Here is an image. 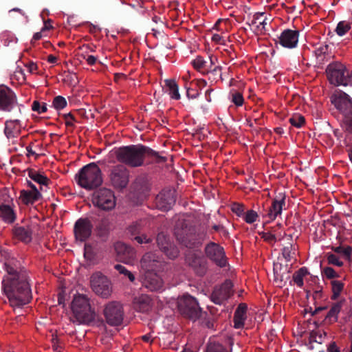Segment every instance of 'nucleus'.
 Here are the masks:
<instances>
[{
    "mask_svg": "<svg viewBox=\"0 0 352 352\" xmlns=\"http://www.w3.org/2000/svg\"><path fill=\"white\" fill-rule=\"evenodd\" d=\"M7 274L2 280V289L10 305L21 307L32 299V292L25 270L19 261H12L7 264Z\"/></svg>",
    "mask_w": 352,
    "mask_h": 352,
    "instance_id": "obj_1",
    "label": "nucleus"
},
{
    "mask_svg": "<svg viewBox=\"0 0 352 352\" xmlns=\"http://www.w3.org/2000/svg\"><path fill=\"white\" fill-rule=\"evenodd\" d=\"M118 162L131 167L141 166L146 156L150 157L157 162H164L166 158L162 157L154 150L142 144L129 145L118 148L115 151Z\"/></svg>",
    "mask_w": 352,
    "mask_h": 352,
    "instance_id": "obj_2",
    "label": "nucleus"
},
{
    "mask_svg": "<svg viewBox=\"0 0 352 352\" xmlns=\"http://www.w3.org/2000/svg\"><path fill=\"white\" fill-rule=\"evenodd\" d=\"M173 234L177 241L187 248H196L201 245L196 228L188 219L179 218L175 221Z\"/></svg>",
    "mask_w": 352,
    "mask_h": 352,
    "instance_id": "obj_3",
    "label": "nucleus"
},
{
    "mask_svg": "<svg viewBox=\"0 0 352 352\" xmlns=\"http://www.w3.org/2000/svg\"><path fill=\"white\" fill-rule=\"evenodd\" d=\"M73 316L78 324L91 325L96 321L97 314L91 307L89 298L85 294L75 295L71 305Z\"/></svg>",
    "mask_w": 352,
    "mask_h": 352,
    "instance_id": "obj_4",
    "label": "nucleus"
},
{
    "mask_svg": "<svg viewBox=\"0 0 352 352\" xmlns=\"http://www.w3.org/2000/svg\"><path fill=\"white\" fill-rule=\"evenodd\" d=\"M74 179L78 185L86 190L96 189L103 182L102 171L95 162L84 166L75 175Z\"/></svg>",
    "mask_w": 352,
    "mask_h": 352,
    "instance_id": "obj_5",
    "label": "nucleus"
},
{
    "mask_svg": "<svg viewBox=\"0 0 352 352\" xmlns=\"http://www.w3.org/2000/svg\"><path fill=\"white\" fill-rule=\"evenodd\" d=\"M92 203L100 210L108 211L114 208L116 197L113 192L107 188H102L94 191L92 195Z\"/></svg>",
    "mask_w": 352,
    "mask_h": 352,
    "instance_id": "obj_6",
    "label": "nucleus"
},
{
    "mask_svg": "<svg viewBox=\"0 0 352 352\" xmlns=\"http://www.w3.org/2000/svg\"><path fill=\"white\" fill-rule=\"evenodd\" d=\"M108 177L111 186L115 189L122 190L129 184V171L124 165L117 164L110 168Z\"/></svg>",
    "mask_w": 352,
    "mask_h": 352,
    "instance_id": "obj_7",
    "label": "nucleus"
},
{
    "mask_svg": "<svg viewBox=\"0 0 352 352\" xmlns=\"http://www.w3.org/2000/svg\"><path fill=\"white\" fill-rule=\"evenodd\" d=\"M103 315L106 322L111 327L120 326L122 324L124 311L122 305L117 301H111L105 305Z\"/></svg>",
    "mask_w": 352,
    "mask_h": 352,
    "instance_id": "obj_8",
    "label": "nucleus"
},
{
    "mask_svg": "<svg viewBox=\"0 0 352 352\" xmlns=\"http://www.w3.org/2000/svg\"><path fill=\"white\" fill-rule=\"evenodd\" d=\"M180 313L192 320L199 318L201 314V309L195 298L190 295H184L178 302Z\"/></svg>",
    "mask_w": 352,
    "mask_h": 352,
    "instance_id": "obj_9",
    "label": "nucleus"
},
{
    "mask_svg": "<svg viewBox=\"0 0 352 352\" xmlns=\"http://www.w3.org/2000/svg\"><path fill=\"white\" fill-rule=\"evenodd\" d=\"M90 284L93 292L103 298L109 297L112 292L110 280L100 272H96L91 275Z\"/></svg>",
    "mask_w": 352,
    "mask_h": 352,
    "instance_id": "obj_10",
    "label": "nucleus"
},
{
    "mask_svg": "<svg viewBox=\"0 0 352 352\" xmlns=\"http://www.w3.org/2000/svg\"><path fill=\"white\" fill-rule=\"evenodd\" d=\"M206 256L219 267H225L227 264V257L224 248L219 243L210 241L204 248Z\"/></svg>",
    "mask_w": 352,
    "mask_h": 352,
    "instance_id": "obj_11",
    "label": "nucleus"
},
{
    "mask_svg": "<svg viewBox=\"0 0 352 352\" xmlns=\"http://www.w3.org/2000/svg\"><path fill=\"white\" fill-rule=\"evenodd\" d=\"M11 204L12 199L8 192H0V219L7 224H12L16 219V213Z\"/></svg>",
    "mask_w": 352,
    "mask_h": 352,
    "instance_id": "obj_12",
    "label": "nucleus"
},
{
    "mask_svg": "<svg viewBox=\"0 0 352 352\" xmlns=\"http://www.w3.org/2000/svg\"><path fill=\"white\" fill-rule=\"evenodd\" d=\"M156 243L159 250L169 259L174 260L179 256V250L171 241L170 236L163 232L156 236Z\"/></svg>",
    "mask_w": 352,
    "mask_h": 352,
    "instance_id": "obj_13",
    "label": "nucleus"
},
{
    "mask_svg": "<svg viewBox=\"0 0 352 352\" xmlns=\"http://www.w3.org/2000/svg\"><path fill=\"white\" fill-rule=\"evenodd\" d=\"M326 73L331 84L335 86H344L346 68L343 64L338 62L330 63L326 69Z\"/></svg>",
    "mask_w": 352,
    "mask_h": 352,
    "instance_id": "obj_14",
    "label": "nucleus"
},
{
    "mask_svg": "<svg viewBox=\"0 0 352 352\" xmlns=\"http://www.w3.org/2000/svg\"><path fill=\"white\" fill-rule=\"evenodd\" d=\"M232 287L233 285L230 280L215 286L210 295L211 300L216 305H223L232 296Z\"/></svg>",
    "mask_w": 352,
    "mask_h": 352,
    "instance_id": "obj_15",
    "label": "nucleus"
},
{
    "mask_svg": "<svg viewBox=\"0 0 352 352\" xmlns=\"http://www.w3.org/2000/svg\"><path fill=\"white\" fill-rule=\"evenodd\" d=\"M146 225V220L140 219L132 223L128 227L129 232L135 236L134 240L139 244H148L153 241V238L144 233Z\"/></svg>",
    "mask_w": 352,
    "mask_h": 352,
    "instance_id": "obj_16",
    "label": "nucleus"
},
{
    "mask_svg": "<svg viewBox=\"0 0 352 352\" xmlns=\"http://www.w3.org/2000/svg\"><path fill=\"white\" fill-rule=\"evenodd\" d=\"M142 285L151 292H162L164 289L163 279L154 272H144L141 278Z\"/></svg>",
    "mask_w": 352,
    "mask_h": 352,
    "instance_id": "obj_17",
    "label": "nucleus"
},
{
    "mask_svg": "<svg viewBox=\"0 0 352 352\" xmlns=\"http://www.w3.org/2000/svg\"><path fill=\"white\" fill-rule=\"evenodd\" d=\"M175 201V190L172 189H164L155 197L157 208L163 211L169 210Z\"/></svg>",
    "mask_w": 352,
    "mask_h": 352,
    "instance_id": "obj_18",
    "label": "nucleus"
},
{
    "mask_svg": "<svg viewBox=\"0 0 352 352\" xmlns=\"http://www.w3.org/2000/svg\"><path fill=\"white\" fill-rule=\"evenodd\" d=\"M93 226L87 218L78 219L74 227V232L76 240L85 241L91 234Z\"/></svg>",
    "mask_w": 352,
    "mask_h": 352,
    "instance_id": "obj_19",
    "label": "nucleus"
},
{
    "mask_svg": "<svg viewBox=\"0 0 352 352\" xmlns=\"http://www.w3.org/2000/svg\"><path fill=\"white\" fill-rule=\"evenodd\" d=\"M140 265L144 272H153L161 269L162 261L156 252H148L142 256L140 260Z\"/></svg>",
    "mask_w": 352,
    "mask_h": 352,
    "instance_id": "obj_20",
    "label": "nucleus"
},
{
    "mask_svg": "<svg viewBox=\"0 0 352 352\" xmlns=\"http://www.w3.org/2000/svg\"><path fill=\"white\" fill-rule=\"evenodd\" d=\"M16 106L17 100L14 92L6 85H0V109L10 110Z\"/></svg>",
    "mask_w": 352,
    "mask_h": 352,
    "instance_id": "obj_21",
    "label": "nucleus"
},
{
    "mask_svg": "<svg viewBox=\"0 0 352 352\" xmlns=\"http://www.w3.org/2000/svg\"><path fill=\"white\" fill-rule=\"evenodd\" d=\"M298 37L299 32L298 30L286 29L278 36L276 43H279L283 47L292 49L297 46Z\"/></svg>",
    "mask_w": 352,
    "mask_h": 352,
    "instance_id": "obj_22",
    "label": "nucleus"
},
{
    "mask_svg": "<svg viewBox=\"0 0 352 352\" xmlns=\"http://www.w3.org/2000/svg\"><path fill=\"white\" fill-rule=\"evenodd\" d=\"M330 100L337 110H352V99L341 90H336L330 97Z\"/></svg>",
    "mask_w": 352,
    "mask_h": 352,
    "instance_id": "obj_23",
    "label": "nucleus"
},
{
    "mask_svg": "<svg viewBox=\"0 0 352 352\" xmlns=\"http://www.w3.org/2000/svg\"><path fill=\"white\" fill-rule=\"evenodd\" d=\"M115 250L118 259L125 263H131L136 256L135 250L131 246L122 242L116 243Z\"/></svg>",
    "mask_w": 352,
    "mask_h": 352,
    "instance_id": "obj_24",
    "label": "nucleus"
},
{
    "mask_svg": "<svg viewBox=\"0 0 352 352\" xmlns=\"http://www.w3.org/2000/svg\"><path fill=\"white\" fill-rule=\"evenodd\" d=\"M186 262L188 265L193 269L195 273L200 276H203L207 272V263L203 257L192 253L186 256Z\"/></svg>",
    "mask_w": 352,
    "mask_h": 352,
    "instance_id": "obj_25",
    "label": "nucleus"
},
{
    "mask_svg": "<svg viewBox=\"0 0 352 352\" xmlns=\"http://www.w3.org/2000/svg\"><path fill=\"white\" fill-rule=\"evenodd\" d=\"M285 205V195L283 193H278L272 200L266 216L270 220H274L282 212L283 208Z\"/></svg>",
    "mask_w": 352,
    "mask_h": 352,
    "instance_id": "obj_26",
    "label": "nucleus"
},
{
    "mask_svg": "<svg viewBox=\"0 0 352 352\" xmlns=\"http://www.w3.org/2000/svg\"><path fill=\"white\" fill-rule=\"evenodd\" d=\"M12 233L14 239L24 243H28L32 239V230L29 226L16 224L13 227Z\"/></svg>",
    "mask_w": 352,
    "mask_h": 352,
    "instance_id": "obj_27",
    "label": "nucleus"
},
{
    "mask_svg": "<svg viewBox=\"0 0 352 352\" xmlns=\"http://www.w3.org/2000/svg\"><path fill=\"white\" fill-rule=\"evenodd\" d=\"M274 281L280 282L285 281L289 278V274L291 272V267H289L288 264H283L277 262L274 263Z\"/></svg>",
    "mask_w": 352,
    "mask_h": 352,
    "instance_id": "obj_28",
    "label": "nucleus"
},
{
    "mask_svg": "<svg viewBox=\"0 0 352 352\" xmlns=\"http://www.w3.org/2000/svg\"><path fill=\"white\" fill-rule=\"evenodd\" d=\"M21 125L20 120H10L5 123L4 133L8 139L18 137L21 132Z\"/></svg>",
    "mask_w": 352,
    "mask_h": 352,
    "instance_id": "obj_29",
    "label": "nucleus"
},
{
    "mask_svg": "<svg viewBox=\"0 0 352 352\" xmlns=\"http://www.w3.org/2000/svg\"><path fill=\"white\" fill-rule=\"evenodd\" d=\"M344 301L345 300L343 299L332 303L329 311L324 318L326 322L328 324H333L338 321V314L341 311Z\"/></svg>",
    "mask_w": 352,
    "mask_h": 352,
    "instance_id": "obj_30",
    "label": "nucleus"
},
{
    "mask_svg": "<svg viewBox=\"0 0 352 352\" xmlns=\"http://www.w3.org/2000/svg\"><path fill=\"white\" fill-rule=\"evenodd\" d=\"M41 198L42 195L40 192H33L25 190H22L20 192L19 199L25 206L33 205Z\"/></svg>",
    "mask_w": 352,
    "mask_h": 352,
    "instance_id": "obj_31",
    "label": "nucleus"
},
{
    "mask_svg": "<svg viewBox=\"0 0 352 352\" xmlns=\"http://www.w3.org/2000/svg\"><path fill=\"white\" fill-rule=\"evenodd\" d=\"M247 306L245 304H240L236 308L234 314V327L241 329L244 325V321L246 319Z\"/></svg>",
    "mask_w": 352,
    "mask_h": 352,
    "instance_id": "obj_32",
    "label": "nucleus"
},
{
    "mask_svg": "<svg viewBox=\"0 0 352 352\" xmlns=\"http://www.w3.org/2000/svg\"><path fill=\"white\" fill-rule=\"evenodd\" d=\"M163 85L164 91L167 93L170 98L174 100H179L180 94L179 93V87L176 81L173 79H166L164 81Z\"/></svg>",
    "mask_w": 352,
    "mask_h": 352,
    "instance_id": "obj_33",
    "label": "nucleus"
},
{
    "mask_svg": "<svg viewBox=\"0 0 352 352\" xmlns=\"http://www.w3.org/2000/svg\"><path fill=\"white\" fill-rule=\"evenodd\" d=\"M28 175L31 179L41 185V190H43V186H47L50 183V179L48 177L34 169H29Z\"/></svg>",
    "mask_w": 352,
    "mask_h": 352,
    "instance_id": "obj_34",
    "label": "nucleus"
},
{
    "mask_svg": "<svg viewBox=\"0 0 352 352\" xmlns=\"http://www.w3.org/2000/svg\"><path fill=\"white\" fill-rule=\"evenodd\" d=\"M150 188V184L145 176L138 177L133 184V189L139 194H144Z\"/></svg>",
    "mask_w": 352,
    "mask_h": 352,
    "instance_id": "obj_35",
    "label": "nucleus"
},
{
    "mask_svg": "<svg viewBox=\"0 0 352 352\" xmlns=\"http://www.w3.org/2000/svg\"><path fill=\"white\" fill-rule=\"evenodd\" d=\"M151 307V299L148 296L140 297L135 303V309L140 312L146 313Z\"/></svg>",
    "mask_w": 352,
    "mask_h": 352,
    "instance_id": "obj_36",
    "label": "nucleus"
},
{
    "mask_svg": "<svg viewBox=\"0 0 352 352\" xmlns=\"http://www.w3.org/2000/svg\"><path fill=\"white\" fill-rule=\"evenodd\" d=\"M330 284L331 286L332 292L331 299L336 300L340 297L341 293L342 292L344 287V283L341 280H331Z\"/></svg>",
    "mask_w": 352,
    "mask_h": 352,
    "instance_id": "obj_37",
    "label": "nucleus"
},
{
    "mask_svg": "<svg viewBox=\"0 0 352 352\" xmlns=\"http://www.w3.org/2000/svg\"><path fill=\"white\" fill-rule=\"evenodd\" d=\"M309 274L308 269L306 267H300L293 274V280L294 283L302 288L304 285V277Z\"/></svg>",
    "mask_w": 352,
    "mask_h": 352,
    "instance_id": "obj_38",
    "label": "nucleus"
},
{
    "mask_svg": "<svg viewBox=\"0 0 352 352\" xmlns=\"http://www.w3.org/2000/svg\"><path fill=\"white\" fill-rule=\"evenodd\" d=\"M192 65L196 70L201 72L203 74L209 73L207 62L200 56H197V58L192 61Z\"/></svg>",
    "mask_w": 352,
    "mask_h": 352,
    "instance_id": "obj_39",
    "label": "nucleus"
},
{
    "mask_svg": "<svg viewBox=\"0 0 352 352\" xmlns=\"http://www.w3.org/2000/svg\"><path fill=\"white\" fill-rule=\"evenodd\" d=\"M289 122L293 126L300 129L305 124V118L299 113H294Z\"/></svg>",
    "mask_w": 352,
    "mask_h": 352,
    "instance_id": "obj_40",
    "label": "nucleus"
},
{
    "mask_svg": "<svg viewBox=\"0 0 352 352\" xmlns=\"http://www.w3.org/2000/svg\"><path fill=\"white\" fill-rule=\"evenodd\" d=\"M351 28V25L349 22L342 21L338 23L335 31L338 36H342L345 35Z\"/></svg>",
    "mask_w": 352,
    "mask_h": 352,
    "instance_id": "obj_41",
    "label": "nucleus"
},
{
    "mask_svg": "<svg viewBox=\"0 0 352 352\" xmlns=\"http://www.w3.org/2000/svg\"><path fill=\"white\" fill-rule=\"evenodd\" d=\"M321 274L323 278L329 280H335V278L340 277V275L331 267H321Z\"/></svg>",
    "mask_w": 352,
    "mask_h": 352,
    "instance_id": "obj_42",
    "label": "nucleus"
},
{
    "mask_svg": "<svg viewBox=\"0 0 352 352\" xmlns=\"http://www.w3.org/2000/svg\"><path fill=\"white\" fill-rule=\"evenodd\" d=\"M67 106V102L66 99L61 96H57L54 97L53 102H52V107L56 109V110H60L63 109Z\"/></svg>",
    "mask_w": 352,
    "mask_h": 352,
    "instance_id": "obj_43",
    "label": "nucleus"
},
{
    "mask_svg": "<svg viewBox=\"0 0 352 352\" xmlns=\"http://www.w3.org/2000/svg\"><path fill=\"white\" fill-rule=\"evenodd\" d=\"M281 254L283 258H285V262H289L292 260V254H294V250L293 248V245L289 244L287 246H285L281 250Z\"/></svg>",
    "mask_w": 352,
    "mask_h": 352,
    "instance_id": "obj_44",
    "label": "nucleus"
},
{
    "mask_svg": "<svg viewBox=\"0 0 352 352\" xmlns=\"http://www.w3.org/2000/svg\"><path fill=\"white\" fill-rule=\"evenodd\" d=\"M342 121L346 124L347 130L352 133V111H340Z\"/></svg>",
    "mask_w": 352,
    "mask_h": 352,
    "instance_id": "obj_45",
    "label": "nucleus"
},
{
    "mask_svg": "<svg viewBox=\"0 0 352 352\" xmlns=\"http://www.w3.org/2000/svg\"><path fill=\"white\" fill-rule=\"evenodd\" d=\"M114 268L121 274L127 276L131 282H133L135 280V276L133 273L129 271L124 266L120 264H116L114 266Z\"/></svg>",
    "mask_w": 352,
    "mask_h": 352,
    "instance_id": "obj_46",
    "label": "nucleus"
},
{
    "mask_svg": "<svg viewBox=\"0 0 352 352\" xmlns=\"http://www.w3.org/2000/svg\"><path fill=\"white\" fill-rule=\"evenodd\" d=\"M258 216L256 211L253 210H248L246 212H245L243 218L244 221L249 224L253 223L255 221H256Z\"/></svg>",
    "mask_w": 352,
    "mask_h": 352,
    "instance_id": "obj_47",
    "label": "nucleus"
},
{
    "mask_svg": "<svg viewBox=\"0 0 352 352\" xmlns=\"http://www.w3.org/2000/svg\"><path fill=\"white\" fill-rule=\"evenodd\" d=\"M327 261L328 264L333 265L338 267H342L344 263L339 259V258L333 253H327L326 254Z\"/></svg>",
    "mask_w": 352,
    "mask_h": 352,
    "instance_id": "obj_48",
    "label": "nucleus"
},
{
    "mask_svg": "<svg viewBox=\"0 0 352 352\" xmlns=\"http://www.w3.org/2000/svg\"><path fill=\"white\" fill-rule=\"evenodd\" d=\"M231 210L239 217H243L245 214V206L240 203H233L231 205Z\"/></svg>",
    "mask_w": 352,
    "mask_h": 352,
    "instance_id": "obj_49",
    "label": "nucleus"
},
{
    "mask_svg": "<svg viewBox=\"0 0 352 352\" xmlns=\"http://www.w3.org/2000/svg\"><path fill=\"white\" fill-rule=\"evenodd\" d=\"M206 352H228L226 349L221 344L210 342L208 346Z\"/></svg>",
    "mask_w": 352,
    "mask_h": 352,
    "instance_id": "obj_50",
    "label": "nucleus"
},
{
    "mask_svg": "<svg viewBox=\"0 0 352 352\" xmlns=\"http://www.w3.org/2000/svg\"><path fill=\"white\" fill-rule=\"evenodd\" d=\"M231 101L236 106L240 107L244 102L243 95L238 92L234 91L231 94Z\"/></svg>",
    "mask_w": 352,
    "mask_h": 352,
    "instance_id": "obj_51",
    "label": "nucleus"
},
{
    "mask_svg": "<svg viewBox=\"0 0 352 352\" xmlns=\"http://www.w3.org/2000/svg\"><path fill=\"white\" fill-rule=\"evenodd\" d=\"M1 256L5 259L4 267H5L6 271H7L8 263L11 262L12 261H19L12 255V253L8 250H1Z\"/></svg>",
    "mask_w": 352,
    "mask_h": 352,
    "instance_id": "obj_52",
    "label": "nucleus"
},
{
    "mask_svg": "<svg viewBox=\"0 0 352 352\" xmlns=\"http://www.w3.org/2000/svg\"><path fill=\"white\" fill-rule=\"evenodd\" d=\"M265 12H256L253 16V19L252 21V24L255 25L256 28H259L260 22L262 21V19H264Z\"/></svg>",
    "mask_w": 352,
    "mask_h": 352,
    "instance_id": "obj_53",
    "label": "nucleus"
},
{
    "mask_svg": "<svg viewBox=\"0 0 352 352\" xmlns=\"http://www.w3.org/2000/svg\"><path fill=\"white\" fill-rule=\"evenodd\" d=\"M329 52V45H321L318 47H317L315 50V53L317 57L322 56V55H325Z\"/></svg>",
    "mask_w": 352,
    "mask_h": 352,
    "instance_id": "obj_54",
    "label": "nucleus"
},
{
    "mask_svg": "<svg viewBox=\"0 0 352 352\" xmlns=\"http://www.w3.org/2000/svg\"><path fill=\"white\" fill-rule=\"evenodd\" d=\"M63 118L66 126H74V122H77L74 116L69 112V113L64 114Z\"/></svg>",
    "mask_w": 352,
    "mask_h": 352,
    "instance_id": "obj_55",
    "label": "nucleus"
},
{
    "mask_svg": "<svg viewBox=\"0 0 352 352\" xmlns=\"http://www.w3.org/2000/svg\"><path fill=\"white\" fill-rule=\"evenodd\" d=\"M261 235V238L268 243H272L276 241V237L275 234H273L270 232H262Z\"/></svg>",
    "mask_w": 352,
    "mask_h": 352,
    "instance_id": "obj_56",
    "label": "nucleus"
},
{
    "mask_svg": "<svg viewBox=\"0 0 352 352\" xmlns=\"http://www.w3.org/2000/svg\"><path fill=\"white\" fill-rule=\"evenodd\" d=\"M52 342L54 352H61L62 346L60 344L59 339L57 337L52 338Z\"/></svg>",
    "mask_w": 352,
    "mask_h": 352,
    "instance_id": "obj_57",
    "label": "nucleus"
},
{
    "mask_svg": "<svg viewBox=\"0 0 352 352\" xmlns=\"http://www.w3.org/2000/svg\"><path fill=\"white\" fill-rule=\"evenodd\" d=\"M80 56L81 57H82L83 59L86 60L87 63L89 65H94L96 63L97 58L94 56H92V55L86 56L83 54H80Z\"/></svg>",
    "mask_w": 352,
    "mask_h": 352,
    "instance_id": "obj_58",
    "label": "nucleus"
},
{
    "mask_svg": "<svg viewBox=\"0 0 352 352\" xmlns=\"http://www.w3.org/2000/svg\"><path fill=\"white\" fill-rule=\"evenodd\" d=\"M322 297V287L318 285L313 294L314 300L320 299Z\"/></svg>",
    "mask_w": 352,
    "mask_h": 352,
    "instance_id": "obj_59",
    "label": "nucleus"
},
{
    "mask_svg": "<svg viewBox=\"0 0 352 352\" xmlns=\"http://www.w3.org/2000/svg\"><path fill=\"white\" fill-rule=\"evenodd\" d=\"M344 86H352V69L351 71L346 69V78Z\"/></svg>",
    "mask_w": 352,
    "mask_h": 352,
    "instance_id": "obj_60",
    "label": "nucleus"
},
{
    "mask_svg": "<svg viewBox=\"0 0 352 352\" xmlns=\"http://www.w3.org/2000/svg\"><path fill=\"white\" fill-rule=\"evenodd\" d=\"M25 66L28 68V70L30 73L34 74L37 70L38 67L36 63L34 62H29Z\"/></svg>",
    "mask_w": 352,
    "mask_h": 352,
    "instance_id": "obj_61",
    "label": "nucleus"
},
{
    "mask_svg": "<svg viewBox=\"0 0 352 352\" xmlns=\"http://www.w3.org/2000/svg\"><path fill=\"white\" fill-rule=\"evenodd\" d=\"M317 334V340L316 342L318 344H322L324 337L327 336V333L321 331H316Z\"/></svg>",
    "mask_w": 352,
    "mask_h": 352,
    "instance_id": "obj_62",
    "label": "nucleus"
},
{
    "mask_svg": "<svg viewBox=\"0 0 352 352\" xmlns=\"http://www.w3.org/2000/svg\"><path fill=\"white\" fill-rule=\"evenodd\" d=\"M210 72L214 76H218L221 78V67L216 66Z\"/></svg>",
    "mask_w": 352,
    "mask_h": 352,
    "instance_id": "obj_63",
    "label": "nucleus"
},
{
    "mask_svg": "<svg viewBox=\"0 0 352 352\" xmlns=\"http://www.w3.org/2000/svg\"><path fill=\"white\" fill-rule=\"evenodd\" d=\"M328 352H340V349L338 347L335 342H332L327 347Z\"/></svg>",
    "mask_w": 352,
    "mask_h": 352,
    "instance_id": "obj_64",
    "label": "nucleus"
}]
</instances>
